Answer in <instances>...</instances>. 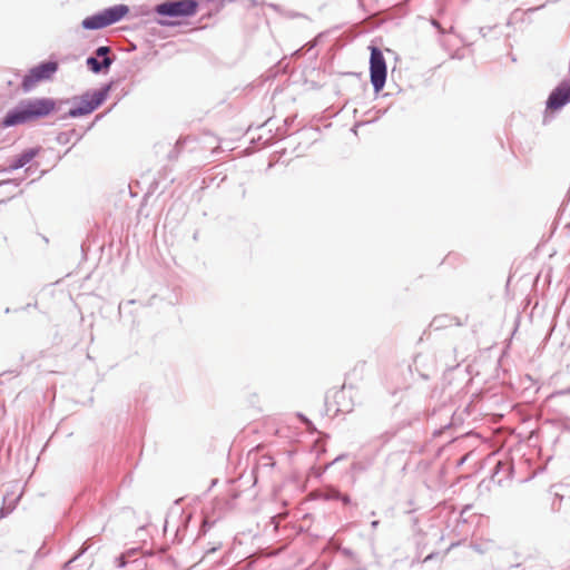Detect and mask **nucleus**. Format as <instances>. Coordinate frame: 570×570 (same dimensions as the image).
Listing matches in <instances>:
<instances>
[{
    "instance_id": "obj_1",
    "label": "nucleus",
    "mask_w": 570,
    "mask_h": 570,
    "mask_svg": "<svg viewBox=\"0 0 570 570\" xmlns=\"http://www.w3.org/2000/svg\"><path fill=\"white\" fill-rule=\"evenodd\" d=\"M198 0H166L155 7L159 16L158 24L163 27H179L184 24L180 18H190L197 13Z\"/></svg>"
},
{
    "instance_id": "obj_2",
    "label": "nucleus",
    "mask_w": 570,
    "mask_h": 570,
    "mask_svg": "<svg viewBox=\"0 0 570 570\" xmlns=\"http://www.w3.org/2000/svg\"><path fill=\"white\" fill-rule=\"evenodd\" d=\"M58 68L59 65L57 61H45L30 68L22 79L21 88L23 91L28 92L37 88L40 83L52 80Z\"/></svg>"
},
{
    "instance_id": "obj_3",
    "label": "nucleus",
    "mask_w": 570,
    "mask_h": 570,
    "mask_svg": "<svg viewBox=\"0 0 570 570\" xmlns=\"http://www.w3.org/2000/svg\"><path fill=\"white\" fill-rule=\"evenodd\" d=\"M128 13V7L118 4L94 16L87 17L81 24L85 29H101L121 20Z\"/></svg>"
},
{
    "instance_id": "obj_4",
    "label": "nucleus",
    "mask_w": 570,
    "mask_h": 570,
    "mask_svg": "<svg viewBox=\"0 0 570 570\" xmlns=\"http://www.w3.org/2000/svg\"><path fill=\"white\" fill-rule=\"evenodd\" d=\"M370 78L371 83L373 86V89L375 92H379L383 89L385 81H386V75H387V68L386 62L383 56V52L380 48L375 46H370Z\"/></svg>"
},
{
    "instance_id": "obj_5",
    "label": "nucleus",
    "mask_w": 570,
    "mask_h": 570,
    "mask_svg": "<svg viewBox=\"0 0 570 570\" xmlns=\"http://www.w3.org/2000/svg\"><path fill=\"white\" fill-rule=\"evenodd\" d=\"M570 102V80L562 81L548 97L546 107H563Z\"/></svg>"
},
{
    "instance_id": "obj_6",
    "label": "nucleus",
    "mask_w": 570,
    "mask_h": 570,
    "mask_svg": "<svg viewBox=\"0 0 570 570\" xmlns=\"http://www.w3.org/2000/svg\"><path fill=\"white\" fill-rule=\"evenodd\" d=\"M50 110L51 109H24L20 112L7 117L4 120V125L12 126L37 117H43L47 116Z\"/></svg>"
},
{
    "instance_id": "obj_7",
    "label": "nucleus",
    "mask_w": 570,
    "mask_h": 570,
    "mask_svg": "<svg viewBox=\"0 0 570 570\" xmlns=\"http://www.w3.org/2000/svg\"><path fill=\"white\" fill-rule=\"evenodd\" d=\"M110 87H102L83 96L85 107H99L102 105L110 91Z\"/></svg>"
},
{
    "instance_id": "obj_8",
    "label": "nucleus",
    "mask_w": 570,
    "mask_h": 570,
    "mask_svg": "<svg viewBox=\"0 0 570 570\" xmlns=\"http://www.w3.org/2000/svg\"><path fill=\"white\" fill-rule=\"evenodd\" d=\"M38 149L31 148L24 150L21 155H19L10 165L11 169H19L30 163L38 154Z\"/></svg>"
},
{
    "instance_id": "obj_9",
    "label": "nucleus",
    "mask_w": 570,
    "mask_h": 570,
    "mask_svg": "<svg viewBox=\"0 0 570 570\" xmlns=\"http://www.w3.org/2000/svg\"><path fill=\"white\" fill-rule=\"evenodd\" d=\"M111 63V60L108 57H105L101 62H99L96 58H88L87 65L90 67L91 70L95 72H99L102 68L109 67Z\"/></svg>"
},
{
    "instance_id": "obj_10",
    "label": "nucleus",
    "mask_w": 570,
    "mask_h": 570,
    "mask_svg": "<svg viewBox=\"0 0 570 570\" xmlns=\"http://www.w3.org/2000/svg\"><path fill=\"white\" fill-rule=\"evenodd\" d=\"M94 109H82V108H79V109H70V112L69 115L71 117H77V116H81V115H87L89 112H91Z\"/></svg>"
},
{
    "instance_id": "obj_11",
    "label": "nucleus",
    "mask_w": 570,
    "mask_h": 570,
    "mask_svg": "<svg viewBox=\"0 0 570 570\" xmlns=\"http://www.w3.org/2000/svg\"><path fill=\"white\" fill-rule=\"evenodd\" d=\"M431 23H432V26H433V27H435V28L438 29V31H439L441 35H444V33H446V32H451V31L453 30V27H451L449 30H445V29L441 26V23H440L438 20H435V19H432V20H431Z\"/></svg>"
},
{
    "instance_id": "obj_12",
    "label": "nucleus",
    "mask_w": 570,
    "mask_h": 570,
    "mask_svg": "<svg viewBox=\"0 0 570 570\" xmlns=\"http://www.w3.org/2000/svg\"><path fill=\"white\" fill-rule=\"evenodd\" d=\"M53 106H55L53 101H51L49 99H42V100L38 101V106L37 107L46 108V107H53Z\"/></svg>"
},
{
    "instance_id": "obj_13",
    "label": "nucleus",
    "mask_w": 570,
    "mask_h": 570,
    "mask_svg": "<svg viewBox=\"0 0 570 570\" xmlns=\"http://www.w3.org/2000/svg\"><path fill=\"white\" fill-rule=\"evenodd\" d=\"M109 52V48L108 47H100L97 49L96 53L97 56L99 57H106V55Z\"/></svg>"
},
{
    "instance_id": "obj_14",
    "label": "nucleus",
    "mask_w": 570,
    "mask_h": 570,
    "mask_svg": "<svg viewBox=\"0 0 570 570\" xmlns=\"http://www.w3.org/2000/svg\"><path fill=\"white\" fill-rule=\"evenodd\" d=\"M491 30H492V28H491V27H481V28L479 29V32H480V35H481L482 37H485V36H487Z\"/></svg>"
}]
</instances>
